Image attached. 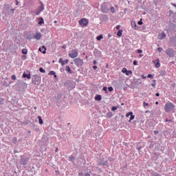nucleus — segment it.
Segmentation results:
<instances>
[{"label": "nucleus", "mask_w": 176, "mask_h": 176, "mask_svg": "<svg viewBox=\"0 0 176 176\" xmlns=\"http://www.w3.org/2000/svg\"><path fill=\"white\" fill-rule=\"evenodd\" d=\"M175 108V105L173 103H166L164 110L166 112H169V111H173Z\"/></svg>", "instance_id": "obj_1"}, {"label": "nucleus", "mask_w": 176, "mask_h": 176, "mask_svg": "<svg viewBox=\"0 0 176 176\" xmlns=\"http://www.w3.org/2000/svg\"><path fill=\"white\" fill-rule=\"evenodd\" d=\"M32 80L34 85H39V83H41V76L34 75L32 76Z\"/></svg>", "instance_id": "obj_2"}, {"label": "nucleus", "mask_w": 176, "mask_h": 176, "mask_svg": "<svg viewBox=\"0 0 176 176\" xmlns=\"http://www.w3.org/2000/svg\"><path fill=\"white\" fill-rule=\"evenodd\" d=\"M4 13L6 16H13V14L14 13V8H6L4 10Z\"/></svg>", "instance_id": "obj_3"}, {"label": "nucleus", "mask_w": 176, "mask_h": 176, "mask_svg": "<svg viewBox=\"0 0 176 176\" xmlns=\"http://www.w3.org/2000/svg\"><path fill=\"white\" fill-rule=\"evenodd\" d=\"M79 52H78L76 50H73L69 52V56L71 57V58H76Z\"/></svg>", "instance_id": "obj_4"}, {"label": "nucleus", "mask_w": 176, "mask_h": 176, "mask_svg": "<svg viewBox=\"0 0 176 176\" xmlns=\"http://www.w3.org/2000/svg\"><path fill=\"white\" fill-rule=\"evenodd\" d=\"M74 64H76V67H82L83 65V60L80 58H76L74 60Z\"/></svg>", "instance_id": "obj_5"}, {"label": "nucleus", "mask_w": 176, "mask_h": 176, "mask_svg": "<svg viewBox=\"0 0 176 176\" xmlns=\"http://www.w3.org/2000/svg\"><path fill=\"white\" fill-rule=\"evenodd\" d=\"M166 54L170 57H174V56H175V52H174L173 49H168L166 50Z\"/></svg>", "instance_id": "obj_6"}, {"label": "nucleus", "mask_w": 176, "mask_h": 176, "mask_svg": "<svg viewBox=\"0 0 176 176\" xmlns=\"http://www.w3.org/2000/svg\"><path fill=\"white\" fill-rule=\"evenodd\" d=\"M79 23L80 25L85 27L89 23V21L86 19H82L80 20Z\"/></svg>", "instance_id": "obj_7"}, {"label": "nucleus", "mask_w": 176, "mask_h": 176, "mask_svg": "<svg viewBox=\"0 0 176 176\" xmlns=\"http://www.w3.org/2000/svg\"><path fill=\"white\" fill-rule=\"evenodd\" d=\"M170 45H173V46H176V36H173L170 38Z\"/></svg>", "instance_id": "obj_8"}, {"label": "nucleus", "mask_w": 176, "mask_h": 176, "mask_svg": "<svg viewBox=\"0 0 176 176\" xmlns=\"http://www.w3.org/2000/svg\"><path fill=\"white\" fill-rule=\"evenodd\" d=\"M26 72L28 74H27L25 72H24L23 74V78H27V79H31V74H30V71H27Z\"/></svg>", "instance_id": "obj_9"}, {"label": "nucleus", "mask_w": 176, "mask_h": 176, "mask_svg": "<svg viewBox=\"0 0 176 176\" xmlns=\"http://www.w3.org/2000/svg\"><path fill=\"white\" fill-rule=\"evenodd\" d=\"M65 86L68 87L69 90H72V89L75 87V85H74V84H72V82L70 83L66 82Z\"/></svg>", "instance_id": "obj_10"}, {"label": "nucleus", "mask_w": 176, "mask_h": 176, "mask_svg": "<svg viewBox=\"0 0 176 176\" xmlns=\"http://www.w3.org/2000/svg\"><path fill=\"white\" fill-rule=\"evenodd\" d=\"M101 10L103 13H108V12H109V9H108L105 6H101Z\"/></svg>", "instance_id": "obj_11"}, {"label": "nucleus", "mask_w": 176, "mask_h": 176, "mask_svg": "<svg viewBox=\"0 0 176 176\" xmlns=\"http://www.w3.org/2000/svg\"><path fill=\"white\" fill-rule=\"evenodd\" d=\"M39 52H41L43 54H46V47L45 46H42L38 49Z\"/></svg>", "instance_id": "obj_12"}, {"label": "nucleus", "mask_w": 176, "mask_h": 176, "mask_svg": "<svg viewBox=\"0 0 176 176\" xmlns=\"http://www.w3.org/2000/svg\"><path fill=\"white\" fill-rule=\"evenodd\" d=\"M164 38H166V33L164 32H162L158 35V39L162 40V39H164Z\"/></svg>", "instance_id": "obj_13"}, {"label": "nucleus", "mask_w": 176, "mask_h": 176, "mask_svg": "<svg viewBox=\"0 0 176 176\" xmlns=\"http://www.w3.org/2000/svg\"><path fill=\"white\" fill-rule=\"evenodd\" d=\"M34 39H37V41H39L41 38H42V34L41 33H36L35 36H34Z\"/></svg>", "instance_id": "obj_14"}, {"label": "nucleus", "mask_w": 176, "mask_h": 176, "mask_svg": "<svg viewBox=\"0 0 176 176\" xmlns=\"http://www.w3.org/2000/svg\"><path fill=\"white\" fill-rule=\"evenodd\" d=\"M20 163L22 164V166H25V164H27V160L25 158H21Z\"/></svg>", "instance_id": "obj_15"}, {"label": "nucleus", "mask_w": 176, "mask_h": 176, "mask_svg": "<svg viewBox=\"0 0 176 176\" xmlns=\"http://www.w3.org/2000/svg\"><path fill=\"white\" fill-rule=\"evenodd\" d=\"M131 24L132 28H135V30H137L138 26H137V23H135V21H131Z\"/></svg>", "instance_id": "obj_16"}, {"label": "nucleus", "mask_w": 176, "mask_h": 176, "mask_svg": "<svg viewBox=\"0 0 176 176\" xmlns=\"http://www.w3.org/2000/svg\"><path fill=\"white\" fill-rule=\"evenodd\" d=\"M65 71H67L69 74H74V72H72L69 66H66Z\"/></svg>", "instance_id": "obj_17"}, {"label": "nucleus", "mask_w": 176, "mask_h": 176, "mask_svg": "<svg viewBox=\"0 0 176 176\" xmlns=\"http://www.w3.org/2000/svg\"><path fill=\"white\" fill-rule=\"evenodd\" d=\"M100 166H108V161H102L99 162Z\"/></svg>", "instance_id": "obj_18"}, {"label": "nucleus", "mask_w": 176, "mask_h": 176, "mask_svg": "<svg viewBox=\"0 0 176 176\" xmlns=\"http://www.w3.org/2000/svg\"><path fill=\"white\" fill-rule=\"evenodd\" d=\"M95 100L96 101H101V100H102V98L101 97V95H97L95 97Z\"/></svg>", "instance_id": "obj_19"}, {"label": "nucleus", "mask_w": 176, "mask_h": 176, "mask_svg": "<svg viewBox=\"0 0 176 176\" xmlns=\"http://www.w3.org/2000/svg\"><path fill=\"white\" fill-rule=\"evenodd\" d=\"M59 63L61 64V65H62L63 67H64V66L65 65V63L64 60H63V58H60L59 59Z\"/></svg>", "instance_id": "obj_20"}, {"label": "nucleus", "mask_w": 176, "mask_h": 176, "mask_svg": "<svg viewBox=\"0 0 176 176\" xmlns=\"http://www.w3.org/2000/svg\"><path fill=\"white\" fill-rule=\"evenodd\" d=\"M39 21H38V24H39V25H42V24H43L45 22H44V21H43V18H42V17H41L40 19H39Z\"/></svg>", "instance_id": "obj_21"}, {"label": "nucleus", "mask_w": 176, "mask_h": 176, "mask_svg": "<svg viewBox=\"0 0 176 176\" xmlns=\"http://www.w3.org/2000/svg\"><path fill=\"white\" fill-rule=\"evenodd\" d=\"M38 123H40V124H43V120H42V117L38 116Z\"/></svg>", "instance_id": "obj_22"}, {"label": "nucleus", "mask_w": 176, "mask_h": 176, "mask_svg": "<svg viewBox=\"0 0 176 176\" xmlns=\"http://www.w3.org/2000/svg\"><path fill=\"white\" fill-rule=\"evenodd\" d=\"M49 75H54V78H57V75H56V72H54V71L50 72Z\"/></svg>", "instance_id": "obj_23"}, {"label": "nucleus", "mask_w": 176, "mask_h": 176, "mask_svg": "<svg viewBox=\"0 0 176 176\" xmlns=\"http://www.w3.org/2000/svg\"><path fill=\"white\" fill-rule=\"evenodd\" d=\"M102 38H104V36H102V34H100L96 37V39H97V41H101V39H102Z\"/></svg>", "instance_id": "obj_24"}, {"label": "nucleus", "mask_w": 176, "mask_h": 176, "mask_svg": "<svg viewBox=\"0 0 176 176\" xmlns=\"http://www.w3.org/2000/svg\"><path fill=\"white\" fill-rule=\"evenodd\" d=\"M122 32H123V30H119L117 33L118 36H122Z\"/></svg>", "instance_id": "obj_25"}, {"label": "nucleus", "mask_w": 176, "mask_h": 176, "mask_svg": "<svg viewBox=\"0 0 176 176\" xmlns=\"http://www.w3.org/2000/svg\"><path fill=\"white\" fill-rule=\"evenodd\" d=\"M166 74V71H161L160 75L161 76H164Z\"/></svg>", "instance_id": "obj_26"}, {"label": "nucleus", "mask_w": 176, "mask_h": 176, "mask_svg": "<svg viewBox=\"0 0 176 176\" xmlns=\"http://www.w3.org/2000/svg\"><path fill=\"white\" fill-rule=\"evenodd\" d=\"M69 160L70 162H75V157L72 155L69 157Z\"/></svg>", "instance_id": "obj_27"}, {"label": "nucleus", "mask_w": 176, "mask_h": 176, "mask_svg": "<svg viewBox=\"0 0 176 176\" xmlns=\"http://www.w3.org/2000/svg\"><path fill=\"white\" fill-rule=\"evenodd\" d=\"M27 53H28V50H27V49H23L22 50V54H27Z\"/></svg>", "instance_id": "obj_28"}, {"label": "nucleus", "mask_w": 176, "mask_h": 176, "mask_svg": "<svg viewBox=\"0 0 176 176\" xmlns=\"http://www.w3.org/2000/svg\"><path fill=\"white\" fill-rule=\"evenodd\" d=\"M12 142L14 144H16L17 143V138H16V137L12 138Z\"/></svg>", "instance_id": "obj_29"}, {"label": "nucleus", "mask_w": 176, "mask_h": 176, "mask_svg": "<svg viewBox=\"0 0 176 176\" xmlns=\"http://www.w3.org/2000/svg\"><path fill=\"white\" fill-rule=\"evenodd\" d=\"M153 83L151 84V86L153 87H156V80H153Z\"/></svg>", "instance_id": "obj_30"}, {"label": "nucleus", "mask_w": 176, "mask_h": 176, "mask_svg": "<svg viewBox=\"0 0 176 176\" xmlns=\"http://www.w3.org/2000/svg\"><path fill=\"white\" fill-rule=\"evenodd\" d=\"M160 60H157V63L155 64V67L156 68H159L160 67V62H159Z\"/></svg>", "instance_id": "obj_31"}, {"label": "nucleus", "mask_w": 176, "mask_h": 176, "mask_svg": "<svg viewBox=\"0 0 176 176\" xmlns=\"http://www.w3.org/2000/svg\"><path fill=\"white\" fill-rule=\"evenodd\" d=\"M131 74H133V72H131L130 70H126V75H127L129 76V75H131Z\"/></svg>", "instance_id": "obj_32"}, {"label": "nucleus", "mask_w": 176, "mask_h": 176, "mask_svg": "<svg viewBox=\"0 0 176 176\" xmlns=\"http://www.w3.org/2000/svg\"><path fill=\"white\" fill-rule=\"evenodd\" d=\"M39 71H40V72H41L42 74H45V72H46V71H45L43 68H42V67H41V68L39 69Z\"/></svg>", "instance_id": "obj_33"}, {"label": "nucleus", "mask_w": 176, "mask_h": 176, "mask_svg": "<svg viewBox=\"0 0 176 176\" xmlns=\"http://www.w3.org/2000/svg\"><path fill=\"white\" fill-rule=\"evenodd\" d=\"M134 118H135V116L134 115L131 114L130 119H129V122H131V120H133Z\"/></svg>", "instance_id": "obj_34"}, {"label": "nucleus", "mask_w": 176, "mask_h": 176, "mask_svg": "<svg viewBox=\"0 0 176 176\" xmlns=\"http://www.w3.org/2000/svg\"><path fill=\"white\" fill-rule=\"evenodd\" d=\"M138 24L139 25H142V24H143L142 19H140V20L138 22Z\"/></svg>", "instance_id": "obj_35"}, {"label": "nucleus", "mask_w": 176, "mask_h": 176, "mask_svg": "<svg viewBox=\"0 0 176 176\" xmlns=\"http://www.w3.org/2000/svg\"><path fill=\"white\" fill-rule=\"evenodd\" d=\"M11 79H12V80H16V79H17V78L16 77L15 75H12L11 77Z\"/></svg>", "instance_id": "obj_36"}, {"label": "nucleus", "mask_w": 176, "mask_h": 176, "mask_svg": "<svg viewBox=\"0 0 176 176\" xmlns=\"http://www.w3.org/2000/svg\"><path fill=\"white\" fill-rule=\"evenodd\" d=\"M108 91H113V87H109Z\"/></svg>", "instance_id": "obj_37"}, {"label": "nucleus", "mask_w": 176, "mask_h": 176, "mask_svg": "<svg viewBox=\"0 0 176 176\" xmlns=\"http://www.w3.org/2000/svg\"><path fill=\"white\" fill-rule=\"evenodd\" d=\"M103 91H106V93H108V88L107 87H104Z\"/></svg>", "instance_id": "obj_38"}, {"label": "nucleus", "mask_w": 176, "mask_h": 176, "mask_svg": "<svg viewBox=\"0 0 176 176\" xmlns=\"http://www.w3.org/2000/svg\"><path fill=\"white\" fill-rule=\"evenodd\" d=\"M131 115H133V112H129V113H126V118H129V116H131Z\"/></svg>", "instance_id": "obj_39"}, {"label": "nucleus", "mask_w": 176, "mask_h": 176, "mask_svg": "<svg viewBox=\"0 0 176 176\" xmlns=\"http://www.w3.org/2000/svg\"><path fill=\"white\" fill-rule=\"evenodd\" d=\"M117 109H118V107L115 106L111 108V111H116Z\"/></svg>", "instance_id": "obj_40"}, {"label": "nucleus", "mask_w": 176, "mask_h": 176, "mask_svg": "<svg viewBox=\"0 0 176 176\" xmlns=\"http://www.w3.org/2000/svg\"><path fill=\"white\" fill-rule=\"evenodd\" d=\"M122 72H123V74H126V72H127V69H126V68H123L122 69Z\"/></svg>", "instance_id": "obj_41"}, {"label": "nucleus", "mask_w": 176, "mask_h": 176, "mask_svg": "<svg viewBox=\"0 0 176 176\" xmlns=\"http://www.w3.org/2000/svg\"><path fill=\"white\" fill-rule=\"evenodd\" d=\"M111 11L112 12V13H113L115 12V8L113 7H111Z\"/></svg>", "instance_id": "obj_42"}, {"label": "nucleus", "mask_w": 176, "mask_h": 176, "mask_svg": "<svg viewBox=\"0 0 176 176\" xmlns=\"http://www.w3.org/2000/svg\"><path fill=\"white\" fill-rule=\"evenodd\" d=\"M22 124H28V121H25V122H21Z\"/></svg>", "instance_id": "obj_43"}, {"label": "nucleus", "mask_w": 176, "mask_h": 176, "mask_svg": "<svg viewBox=\"0 0 176 176\" xmlns=\"http://www.w3.org/2000/svg\"><path fill=\"white\" fill-rule=\"evenodd\" d=\"M69 62V60H68V59H66V60L64 61L65 64H68Z\"/></svg>", "instance_id": "obj_44"}, {"label": "nucleus", "mask_w": 176, "mask_h": 176, "mask_svg": "<svg viewBox=\"0 0 176 176\" xmlns=\"http://www.w3.org/2000/svg\"><path fill=\"white\" fill-rule=\"evenodd\" d=\"M138 53H139V54H141V53H142V50H138Z\"/></svg>", "instance_id": "obj_45"}, {"label": "nucleus", "mask_w": 176, "mask_h": 176, "mask_svg": "<svg viewBox=\"0 0 176 176\" xmlns=\"http://www.w3.org/2000/svg\"><path fill=\"white\" fill-rule=\"evenodd\" d=\"M157 50H158V52H162V51L163 50V48H162V47H158V48H157Z\"/></svg>", "instance_id": "obj_46"}, {"label": "nucleus", "mask_w": 176, "mask_h": 176, "mask_svg": "<svg viewBox=\"0 0 176 176\" xmlns=\"http://www.w3.org/2000/svg\"><path fill=\"white\" fill-rule=\"evenodd\" d=\"M147 78H153V76L152 74H148L147 76Z\"/></svg>", "instance_id": "obj_47"}, {"label": "nucleus", "mask_w": 176, "mask_h": 176, "mask_svg": "<svg viewBox=\"0 0 176 176\" xmlns=\"http://www.w3.org/2000/svg\"><path fill=\"white\" fill-rule=\"evenodd\" d=\"M137 64H138L137 60H134V61H133V65H137Z\"/></svg>", "instance_id": "obj_48"}, {"label": "nucleus", "mask_w": 176, "mask_h": 176, "mask_svg": "<svg viewBox=\"0 0 176 176\" xmlns=\"http://www.w3.org/2000/svg\"><path fill=\"white\" fill-rule=\"evenodd\" d=\"M143 104H144V107H146V106L149 105L148 103H146L145 102Z\"/></svg>", "instance_id": "obj_49"}, {"label": "nucleus", "mask_w": 176, "mask_h": 176, "mask_svg": "<svg viewBox=\"0 0 176 176\" xmlns=\"http://www.w3.org/2000/svg\"><path fill=\"white\" fill-rule=\"evenodd\" d=\"M109 162H113V158H112V157H109Z\"/></svg>", "instance_id": "obj_50"}, {"label": "nucleus", "mask_w": 176, "mask_h": 176, "mask_svg": "<svg viewBox=\"0 0 176 176\" xmlns=\"http://www.w3.org/2000/svg\"><path fill=\"white\" fill-rule=\"evenodd\" d=\"M154 134H155V135L159 134V131H154Z\"/></svg>", "instance_id": "obj_51"}, {"label": "nucleus", "mask_w": 176, "mask_h": 176, "mask_svg": "<svg viewBox=\"0 0 176 176\" xmlns=\"http://www.w3.org/2000/svg\"><path fill=\"white\" fill-rule=\"evenodd\" d=\"M116 29H117V30H120V25H117Z\"/></svg>", "instance_id": "obj_52"}, {"label": "nucleus", "mask_w": 176, "mask_h": 176, "mask_svg": "<svg viewBox=\"0 0 176 176\" xmlns=\"http://www.w3.org/2000/svg\"><path fill=\"white\" fill-rule=\"evenodd\" d=\"M78 175L79 176H83L84 175H83V173H78Z\"/></svg>", "instance_id": "obj_53"}, {"label": "nucleus", "mask_w": 176, "mask_h": 176, "mask_svg": "<svg viewBox=\"0 0 176 176\" xmlns=\"http://www.w3.org/2000/svg\"><path fill=\"white\" fill-rule=\"evenodd\" d=\"M3 99H1L0 100V104H3Z\"/></svg>", "instance_id": "obj_54"}, {"label": "nucleus", "mask_w": 176, "mask_h": 176, "mask_svg": "<svg viewBox=\"0 0 176 176\" xmlns=\"http://www.w3.org/2000/svg\"><path fill=\"white\" fill-rule=\"evenodd\" d=\"M84 175L85 176H90V173H85Z\"/></svg>", "instance_id": "obj_55"}, {"label": "nucleus", "mask_w": 176, "mask_h": 176, "mask_svg": "<svg viewBox=\"0 0 176 176\" xmlns=\"http://www.w3.org/2000/svg\"><path fill=\"white\" fill-rule=\"evenodd\" d=\"M155 96H156V97H159V96H160V94L157 93V94H155Z\"/></svg>", "instance_id": "obj_56"}, {"label": "nucleus", "mask_w": 176, "mask_h": 176, "mask_svg": "<svg viewBox=\"0 0 176 176\" xmlns=\"http://www.w3.org/2000/svg\"><path fill=\"white\" fill-rule=\"evenodd\" d=\"M149 148H153V144H150Z\"/></svg>", "instance_id": "obj_57"}, {"label": "nucleus", "mask_w": 176, "mask_h": 176, "mask_svg": "<svg viewBox=\"0 0 176 176\" xmlns=\"http://www.w3.org/2000/svg\"><path fill=\"white\" fill-rule=\"evenodd\" d=\"M97 64V60H94V65H96Z\"/></svg>", "instance_id": "obj_58"}, {"label": "nucleus", "mask_w": 176, "mask_h": 176, "mask_svg": "<svg viewBox=\"0 0 176 176\" xmlns=\"http://www.w3.org/2000/svg\"><path fill=\"white\" fill-rule=\"evenodd\" d=\"M93 68H94V69H97V66L94 65V66L93 67Z\"/></svg>", "instance_id": "obj_59"}, {"label": "nucleus", "mask_w": 176, "mask_h": 176, "mask_svg": "<svg viewBox=\"0 0 176 176\" xmlns=\"http://www.w3.org/2000/svg\"><path fill=\"white\" fill-rule=\"evenodd\" d=\"M137 149H138V151L141 150V146L138 147Z\"/></svg>", "instance_id": "obj_60"}, {"label": "nucleus", "mask_w": 176, "mask_h": 176, "mask_svg": "<svg viewBox=\"0 0 176 176\" xmlns=\"http://www.w3.org/2000/svg\"><path fill=\"white\" fill-rule=\"evenodd\" d=\"M55 152H58V148H56Z\"/></svg>", "instance_id": "obj_61"}, {"label": "nucleus", "mask_w": 176, "mask_h": 176, "mask_svg": "<svg viewBox=\"0 0 176 176\" xmlns=\"http://www.w3.org/2000/svg\"><path fill=\"white\" fill-rule=\"evenodd\" d=\"M56 173L57 175L60 174V172H58V170H56Z\"/></svg>", "instance_id": "obj_62"}, {"label": "nucleus", "mask_w": 176, "mask_h": 176, "mask_svg": "<svg viewBox=\"0 0 176 176\" xmlns=\"http://www.w3.org/2000/svg\"><path fill=\"white\" fill-rule=\"evenodd\" d=\"M142 79H146V77H145L144 76H142Z\"/></svg>", "instance_id": "obj_63"}, {"label": "nucleus", "mask_w": 176, "mask_h": 176, "mask_svg": "<svg viewBox=\"0 0 176 176\" xmlns=\"http://www.w3.org/2000/svg\"><path fill=\"white\" fill-rule=\"evenodd\" d=\"M173 5L175 6V8H176V4L173 3Z\"/></svg>", "instance_id": "obj_64"}]
</instances>
